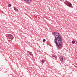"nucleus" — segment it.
Wrapping results in <instances>:
<instances>
[{"label": "nucleus", "instance_id": "nucleus-11", "mask_svg": "<svg viewBox=\"0 0 77 77\" xmlns=\"http://www.w3.org/2000/svg\"><path fill=\"white\" fill-rule=\"evenodd\" d=\"M11 6H12V5H11V4L8 5V7H11Z\"/></svg>", "mask_w": 77, "mask_h": 77}, {"label": "nucleus", "instance_id": "nucleus-15", "mask_svg": "<svg viewBox=\"0 0 77 77\" xmlns=\"http://www.w3.org/2000/svg\"><path fill=\"white\" fill-rule=\"evenodd\" d=\"M52 57H55V56L53 55V56H52Z\"/></svg>", "mask_w": 77, "mask_h": 77}, {"label": "nucleus", "instance_id": "nucleus-13", "mask_svg": "<svg viewBox=\"0 0 77 77\" xmlns=\"http://www.w3.org/2000/svg\"><path fill=\"white\" fill-rule=\"evenodd\" d=\"M43 42H45V39H44L43 40Z\"/></svg>", "mask_w": 77, "mask_h": 77}, {"label": "nucleus", "instance_id": "nucleus-4", "mask_svg": "<svg viewBox=\"0 0 77 77\" xmlns=\"http://www.w3.org/2000/svg\"><path fill=\"white\" fill-rule=\"evenodd\" d=\"M24 2H26V3H30L29 2V0H23Z\"/></svg>", "mask_w": 77, "mask_h": 77}, {"label": "nucleus", "instance_id": "nucleus-6", "mask_svg": "<svg viewBox=\"0 0 77 77\" xmlns=\"http://www.w3.org/2000/svg\"><path fill=\"white\" fill-rule=\"evenodd\" d=\"M60 60L62 61L63 60V57H59Z\"/></svg>", "mask_w": 77, "mask_h": 77}, {"label": "nucleus", "instance_id": "nucleus-10", "mask_svg": "<svg viewBox=\"0 0 77 77\" xmlns=\"http://www.w3.org/2000/svg\"><path fill=\"white\" fill-rule=\"evenodd\" d=\"M72 44H74L75 43V41H74V40L72 41Z\"/></svg>", "mask_w": 77, "mask_h": 77}, {"label": "nucleus", "instance_id": "nucleus-7", "mask_svg": "<svg viewBox=\"0 0 77 77\" xmlns=\"http://www.w3.org/2000/svg\"><path fill=\"white\" fill-rule=\"evenodd\" d=\"M29 54L30 56H33V54H32V52H29Z\"/></svg>", "mask_w": 77, "mask_h": 77}, {"label": "nucleus", "instance_id": "nucleus-8", "mask_svg": "<svg viewBox=\"0 0 77 77\" xmlns=\"http://www.w3.org/2000/svg\"><path fill=\"white\" fill-rule=\"evenodd\" d=\"M65 58H63V60H62V62H65Z\"/></svg>", "mask_w": 77, "mask_h": 77}, {"label": "nucleus", "instance_id": "nucleus-14", "mask_svg": "<svg viewBox=\"0 0 77 77\" xmlns=\"http://www.w3.org/2000/svg\"><path fill=\"white\" fill-rule=\"evenodd\" d=\"M77 69V66H74Z\"/></svg>", "mask_w": 77, "mask_h": 77}, {"label": "nucleus", "instance_id": "nucleus-9", "mask_svg": "<svg viewBox=\"0 0 77 77\" xmlns=\"http://www.w3.org/2000/svg\"><path fill=\"white\" fill-rule=\"evenodd\" d=\"M14 9L15 10V11H17L18 9H17V8L16 7H14Z\"/></svg>", "mask_w": 77, "mask_h": 77}, {"label": "nucleus", "instance_id": "nucleus-12", "mask_svg": "<svg viewBox=\"0 0 77 77\" xmlns=\"http://www.w3.org/2000/svg\"><path fill=\"white\" fill-rule=\"evenodd\" d=\"M42 63H44V60H42Z\"/></svg>", "mask_w": 77, "mask_h": 77}, {"label": "nucleus", "instance_id": "nucleus-17", "mask_svg": "<svg viewBox=\"0 0 77 77\" xmlns=\"http://www.w3.org/2000/svg\"><path fill=\"white\" fill-rule=\"evenodd\" d=\"M55 58H56V59H57V57H55Z\"/></svg>", "mask_w": 77, "mask_h": 77}, {"label": "nucleus", "instance_id": "nucleus-16", "mask_svg": "<svg viewBox=\"0 0 77 77\" xmlns=\"http://www.w3.org/2000/svg\"><path fill=\"white\" fill-rule=\"evenodd\" d=\"M32 1V0H29V3H30L31 1Z\"/></svg>", "mask_w": 77, "mask_h": 77}, {"label": "nucleus", "instance_id": "nucleus-3", "mask_svg": "<svg viewBox=\"0 0 77 77\" xmlns=\"http://www.w3.org/2000/svg\"><path fill=\"white\" fill-rule=\"evenodd\" d=\"M8 38L11 39V40H12V39H14V36H13V35H12V34H8Z\"/></svg>", "mask_w": 77, "mask_h": 77}, {"label": "nucleus", "instance_id": "nucleus-2", "mask_svg": "<svg viewBox=\"0 0 77 77\" xmlns=\"http://www.w3.org/2000/svg\"><path fill=\"white\" fill-rule=\"evenodd\" d=\"M64 4H65L69 8H73V7H72V4L71 2L68 1H66L65 2H64Z\"/></svg>", "mask_w": 77, "mask_h": 77}, {"label": "nucleus", "instance_id": "nucleus-5", "mask_svg": "<svg viewBox=\"0 0 77 77\" xmlns=\"http://www.w3.org/2000/svg\"><path fill=\"white\" fill-rule=\"evenodd\" d=\"M56 34H57V33L54 32H52V35H54V36H55V35H56Z\"/></svg>", "mask_w": 77, "mask_h": 77}, {"label": "nucleus", "instance_id": "nucleus-1", "mask_svg": "<svg viewBox=\"0 0 77 77\" xmlns=\"http://www.w3.org/2000/svg\"><path fill=\"white\" fill-rule=\"evenodd\" d=\"M57 34H56L55 35V38L54 42L56 44L58 50L62 49L63 47V45L62 44V38L61 35H59V33Z\"/></svg>", "mask_w": 77, "mask_h": 77}]
</instances>
